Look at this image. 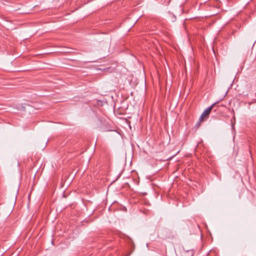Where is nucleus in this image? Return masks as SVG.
<instances>
[{
    "mask_svg": "<svg viewBox=\"0 0 256 256\" xmlns=\"http://www.w3.org/2000/svg\"><path fill=\"white\" fill-rule=\"evenodd\" d=\"M200 125V123L199 122H198L197 124H196V126H199Z\"/></svg>",
    "mask_w": 256,
    "mask_h": 256,
    "instance_id": "nucleus-2",
    "label": "nucleus"
},
{
    "mask_svg": "<svg viewBox=\"0 0 256 256\" xmlns=\"http://www.w3.org/2000/svg\"><path fill=\"white\" fill-rule=\"evenodd\" d=\"M216 103H214L211 106L208 107V108H206L202 112V114L200 118V120H199L200 121H202L203 120V119L206 117V116H208V114H210V112L212 108L214 107V106L216 104Z\"/></svg>",
    "mask_w": 256,
    "mask_h": 256,
    "instance_id": "nucleus-1",
    "label": "nucleus"
}]
</instances>
